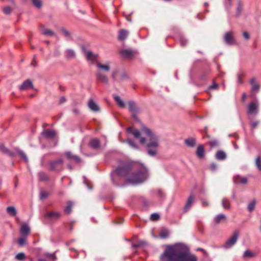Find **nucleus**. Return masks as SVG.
I'll list each match as a JSON object with an SVG mask.
<instances>
[{"label": "nucleus", "instance_id": "nucleus-45", "mask_svg": "<svg viewBox=\"0 0 261 261\" xmlns=\"http://www.w3.org/2000/svg\"><path fill=\"white\" fill-rule=\"evenodd\" d=\"M259 85L257 84L252 85L251 91L252 92L257 93L259 91Z\"/></svg>", "mask_w": 261, "mask_h": 261}, {"label": "nucleus", "instance_id": "nucleus-40", "mask_svg": "<svg viewBox=\"0 0 261 261\" xmlns=\"http://www.w3.org/2000/svg\"><path fill=\"white\" fill-rule=\"evenodd\" d=\"M242 10V6H241V0H239V2H238V5L237 7V14H236V17H238L240 16V15L241 13Z\"/></svg>", "mask_w": 261, "mask_h": 261}, {"label": "nucleus", "instance_id": "nucleus-17", "mask_svg": "<svg viewBox=\"0 0 261 261\" xmlns=\"http://www.w3.org/2000/svg\"><path fill=\"white\" fill-rule=\"evenodd\" d=\"M20 233L21 237H27L30 233V228L28 225L23 224L21 225L20 229Z\"/></svg>", "mask_w": 261, "mask_h": 261}, {"label": "nucleus", "instance_id": "nucleus-28", "mask_svg": "<svg viewBox=\"0 0 261 261\" xmlns=\"http://www.w3.org/2000/svg\"><path fill=\"white\" fill-rule=\"evenodd\" d=\"M222 206L224 210H229L230 208V204L229 199L226 197L223 198L222 200Z\"/></svg>", "mask_w": 261, "mask_h": 261}, {"label": "nucleus", "instance_id": "nucleus-20", "mask_svg": "<svg viewBox=\"0 0 261 261\" xmlns=\"http://www.w3.org/2000/svg\"><path fill=\"white\" fill-rule=\"evenodd\" d=\"M185 144L190 148H194L196 145V140L195 138L190 137L184 141Z\"/></svg>", "mask_w": 261, "mask_h": 261}, {"label": "nucleus", "instance_id": "nucleus-62", "mask_svg": "<svg viewBox=\"0 0 261 261\" xmlns=\"http://www.w3.org/2000/svg\"><path fill=\"white\" fill-rule=\"evenodd\" d=\"M218 87V85L216 83H214L213 85L210 86V89H216Z\"/></svg>", "mask_w": 261, "mask_h": 261}, {"label": "nucleus", "instance_id": "nucleus-8", "mask_svg": "<svg viewBox=\"0 0 261 261\" xmlns=\"http://www.w3.org/2000/svg\"><path fill=\"white\" fill-rule=\"evenodd\" d=\"M224 39L225 42L227 45H233L236 43V41L234 40L232 32H228L226 33L224 37Z\"/></svg>", "mask_w": 261, "mask_h": 261}, {"label": "nucleus", "instance_id": "nucleus-46", "mask_svg": "<svg viewBox=\"0 0 261 261\" xmlns=\"http://www.w3.org/2000/svg\"><path fill=\"white\" fill-rule=\"evenodd\" d=\"M255 164L257 169L261 171V160L260 156H257L256 158Z\"/></svg>", "mask_w": 261, "mask_h": 261}, {"label": "nucleus", "instance_id": "nucleus-25", "mask_svg": "<svg viewBox=\"0 0 261 261\" xmlns=\"http://www.w3.org/2000/svg\"><path fill=\"white\" fill-rule=\"evenodd\" d=\"M90 147L94 149H97L100 147V141L98 139H93L90 142Z\"/></svg>", "mask_w": 261, "mask_h": 261}, {"label": "nucleus", "instance_id": "nucleus-64", "mask_svg": "<svg viewBox=\"0 0 261 261\" xmlns=\"http://www.w3.org/2000/svg\"><path fill=\"white\" fill-rule=\"evenodd\" d=\"M47 256L50 257V258H51L54 259H56V256L55 254V253H53V254H48V255H47Z\"/></svg>", "mask_w": 261, "mask_h": 261}, {"label": "nucleus", "instance_id": "nucleus-18", "mask_svg": "<svg viewBox=\"0 0 261 261\" xmlns=\"http://www.w3.org/2000/svg\"><path fill=\"white\" fill-rule=\"evenodd\" d=\"M33 85L32 82L30 80H27L23 82L22 85L19 87L21 90H25L28 89H33Z\"/></svg>", "mask_w": 261, "mask_h": 261}, {"label": "nucleus", "instance_id": "nucleus-43", "mask_svg": "<svg viewBox=\"0 0 261 261\" xmlns=\"http://www.w3.org/2000/svg\"><path fill=\"white\" fill-rule=\"evenodd\" d=\"M255 256V254L250 251L247 250L243 254V257H253Z\"/></svg>", "mask_w": 261, "mask_h": 261}, {"label": "nucleus", "instance_id": "nucleus-41", "mask_svg": "<svg viewBox=\"0 0 261 261\" xmlns=\"http://www.w3.org/2000/svg\"><path fill=\"white\" fill-rule=\"evenodd\" d=\"M27 239V237H22L19 238L17 241L18 244L21 246H24L26 243Z\"/></svg>", "mask_w": 261, "mask_h": 261}, {"label": "nucleus", "instance_id": "nucleus-11", "mask_svg": "<svg viewBox=\"0 0 261 261\" xmlns=\"http://www.w3.org/2000/svg\"><path fill=\"white\" fill-rule=\"evenodd\" d=\"M64 155L66 159L70 162L73 161L77 163H79L81 161L80 157L77 155H73L70 151L65 152Z\"/></svg>", "mask_w": 261, "mask_h": 261}, {"label": "nucleus", "instance_id": "nucleus-63", "mask_svg": "<svg viewBox=\"0 0 261 261\" xmlns=\"http://www.w3.org/2000/svg\"><path fill=\"white\" fill-rule=\"evenodd\" d=\"M116 74H117V71H115L113 72L112 74V79L114 80V81H116Z\"/></svg>", "mask_w": 261, "mask_h": 261}, {"label": "nucleus", "instance_id": "nucleus-30", "mask_svg": "<svg viewBox=\"0 0 261 261\" xmlns=\"http://www.w3.org/2000/svg\"><path fill=\"white\" fill-rule=\"evenodd\" d=\"M15 150L17 151V154L23 160L24 162L28 163L29 160L26 154L18 148H16Z\"/></svg>", "mask_w": 261, "mask_h": 261}, {"label": "nucleus", "instance_id": "nucleus-3", "mask_svg": "<svg viewBox=\"0 0 261 261\" xmlns=\"http://www.w3.org/2000/svg\"><path fill=\"white\" fill-rule=\"evenodd\" d=\"M160 261H197V257L181 247L178 244L167 246L164 252L160 255Z\"/></svg>", "mask_w": 261, "mask_h": 261}, {"label": "nucleus", "instance_id": "nucleus-5", "mask_svg": "<svg viewBox=\"0 0 261 261\" xmlns=\"http://www.w3.org/2000/svg\"><path fill=\"white\" fill-rule=\"evenodd\" d=\"M239 238V233L236 231L230 238H229L225 242L223 246V248L229 249L232 247L237 242Z\"/></svg>", "mask_w": 261, "mask_h": 261}, {"label": "nucleus", "instance_id": "nucleus-7", "mask_svg": "<svg viewBox=\"0 0 261 261\" xmlns=\"http://www.w3.org/2000/svg\"><path fill=\"white\" fill-rule=\"evenodd\" d=\"M81 49L82 52L85 55L87 60L91 61L92 63L97 58V54H93L92 51L87 50L84 45L81 46Z\"/></svg>", "mask_w": 261, "mask_h": 261}, {"label": "nucleus", "instance_id": "nucleus-4", "mask_svg": "<svg viewBox=\"0 0 261 261\" xmlns=\"http://www.w3.org/2000/svg\"><path fill=\"white\" fill-rule=\"evenodd\" d=\"M48 169L49 171L60 172L64 169V161L62 158H58L50 161L48 163Z\"/></svg>", "mask_w": 261, "mask_h": 261}, {"label": "nucleus", "instance_id": "nucleus-15", "mask_svg": "<svg viewBox=\"0 0 261 261\" xmlns=\"http://www.w3.org/2000/svg\"><path fill=\"white\" fill-rule=\"evenodd\" d=\"M120 54L125 59H131L134 55V52L131 49H123L121 50Z\"/></svg>", "mask_w": 261, "mask_h": 261}, {"label": "nucleus", "instance_id": "nucleus-49", "mask_svg": "<svg viewBox=\"0 0 261 261\" xmlns=\"http://www.w3.org/2000/svg\"><path fill=\"white\" fill-rule=\"evenodd\" d=\"M48 193L44 192V191H41L40 193V199L41 200H43L47 198L48 196Z\"/></svg>", "mask_w": 261, "mask_h": 261}, {"label": "nucleus", "instance_id": "nucleus-61", "mask_svg": "<svg viewBox=\"0 0 261 261\" xmlns=\"http://www.w3.org/2000/svg\"><path fill=\"white\" fill-rule=\"evenodd\" d=\"M158 195L161 198L164 197V194L163 192L161 190H158Z\"/></svg>", "mask_w": 261, "mask_h": 261}, {"label": "nucleus", "instance_id": "nucleus-22", "mask_svg": "<svg viewBox=\"0 0 261 261\" xmlns=\"http://www.w3.org/2000/svg\"><path fill=\"white\" fill-rule=\"evenodd\" d=\"M196 154L198 158L202 159L204 156V148L203 145H199L196 151Z\"/></svg>", "mask_w": 261, "mask_h": 261}, {"label": "nucleus", "instance_id": "nucleus-37", "mask_svg": "<svg viewBox=\"0 0 261 261\" xmlns=\"http://www.w3.org/2000/svg\"><path fill=\"white\" fill-rule=\"evenodd\" d=\"M256 204V200L253 199L248 205L247 209L249 212H251L254 209Z\"/></svg>", "mask_w": 261, "mask_h": 261}, {"label": "nucleus", "instance_id": "nucleus-26", "mask_svg": "<svg viewBox=\"0 0 261 261\" xmlns=\"http://www.w3.org/2000/svg\"><path fill=\"white\" fill-rule=\"evenodd\" d=\"M38 178L41 181H47L50 180V178L47 174L42 171L38 173Z\"/></svg>", "mask_w": 261, "mask_h": 261}, {"label": "nucleus", "instance_id": "nucleus-2", "mask_svg": "<svg viewBox=\"0 0 261 261\" xmlns=\"http://www.w3.org/2000/svg\"><path fill=\"white\" fill-rule=\"evenodd\" d=\"M141 131L148 138L149 140L148 142H146L145 138L141 136V133L139 130L137 129H133L131 127H128L126 129L127 133L132 134L135 138L139 140L141 144L145 145L148 149L147 153L148 155L151 156H155L158 153L157 148L159 146L158 137L150 129L144 125H142Z\"/></svg>", "mask_w": 261, "mask_h": 261}, {"label": "nucleus", "instance_id": "nucleus-42", "mask_svg": "<svg viewBox=\"0 0 261 261\" xmlns=\"http://www.w3.org/2000/svg\"><path fill=\"white\" fill-rule=\"evenodd\" d=\"M43 35L46 36H53L55 34L54 32L50 30L43 29L42 30V33Z\"/></svg>", "mask_w": 261, "mask_h": 261}, {"label": "nucleus", "instance_id": "nucleus-14", "mask_svg": "<svg viewBox=\"0 0 261 261\" xmlns=\"http://www.w3.org/2000/svg\"><path fill=\"white\" fill-rule=\"evenodd\" d=\"M194 196L193 194H191L189 197L186 203L184 208V212L185 213L187 212L188 210L190 209L192 207V205L194 202Z\"/></svg>", "mask_w": 261, "mask_h": 261}, {"label": "nucleus", "instance_id": "nucleus-16", "mask_svg": "<svg viewBox=\"0 0 261 261\" xmlns=\"http://www.w3.org/2000/svg\"><path fill=\"white\" fill-rule=\"evenodd\" d=\"M88 106L89 109L93 112H97L100 110L99 106L92 98L89 99L88 103Z\"/></svg>", "mask_w": 261, "mask_h": 261}, {"label": "nucleus", "instance_id": "nucleus-34", "mask_svg": "<svg viewBox=\"0 0 261 261\" xmlns=\"http://www.w3.org/2000/svg\"><path fill=\"white\" fill-rule=\"evenodd\" d=\"M96 66L101 69H102L106 71H109L110 69V66L109 64H101L100 63H97L96 64Z\"/></svg>", "mask_w": 261, "mask_h": 261}, {"label": "nucleus", "instance_id": "nucleus-27", "mask_svg": "<svg viewBox=\"0 0 261 261\" xmlns=\"http://www.w3.org/2000/svg\"><path fill=\"white\" fill-rule=\"evenodd\" d=\"M61 31L63 34V35L66 38L67 40H72V35L71 33L67 30L64 28H62L61 29Z\"/></svg>", "mask_w": 261, "mask_h": 261}, {"label": "nucleus", "instance_id": "nucleus-47", "mask_svg": "<svg viewBox=\"0 0 261 261\" xmlns=\"http://www.w3.org/2000/svg\"><path fill=\"white\" fill-rule=\"evenodd\" d=\"M210 70L208 69H206L204 70L202 73L200 74L199 78L201 80H203L205 79L206 76L209 73Z\"/></svg>", "mask_w": 261, "mask_h": 261}, {"label": "nucleus", "instance_id": "nucleus-23", "mask_svg": "<svg viewBox=\"0 0 261 261\" xmlns=\"http://www.w3.org/2000/svg\"><path fill=\"white\" fill-rule=\"evenodd\" d=\"M128 35V32L124 29H121L119 31L118 39L119 40H125Z\"/></svg>", "mask_w": 261, "mask_h": 261}, {"label": "nucleus", "instance_id": "nucleus-39", "mask_svg": "<svg viewBox=\"0 0 261 261\" xmlns=\"http://www.w3.org/2000/svg\"><path fill=\"white\" fill-rule=\"evenodd\" d=\"M32 3L37 8H40L42 6L41 0H32Z\"/></svg>", "mask_w": 261, "mask_h": 261}, {"label": "nucleus", "instance_id": "nucleus-12", "mask_svg": "<svg viewBox=\"0 0 261 261\" xmlns=\"http://www.w3.org/2000/svg\"><path fill=\"white\" fill-rule=\"evenodd\" d=\"M247 112L248 114L256 115L257 113V105L254 101H251L248 105Z\"/></svg>", "mask_w": 261, "mask_h": 261}, {"label": "nucleus", "instance_id": "nucleus-1", "mask_svg": "<svg viewBox=\"0 0 261 261\" xmlns=\"http://www.w3.org/2000/svg\"><path fill=\"white\" fill-rule=\"evenodd\" d=\"M133 166L131 163L124 162L118 166L111 173V179L113 184L119 186V177L125 178L126 182L132 185L143 183L148 178V170L144 164H141V168L135 172H132Z\"/></svg>", "mask_w": 261, "mask_h": 261}, {"label": "nucleus", "instance_id": "nucleus-48", "mask_svg": "<svg viewBox=\"0 0 261 261\" xmlns=\"http://www.w3.org/2000/svg\"><path fill=\"white\" fill-rule=\"evenodd\" d=\"M25 257V256L24 253H22V252H20V253H18L16 255L15 258L18 260H22L24 259Z\"/></svg>", "mask_w": 261, "mask_h": 261}, {"label": "nucleus", "instance_id": "nucleus-6", "mask_svg": "<svg viewBox=\"0 0 261 261\" xmlns=\"http://www.w3.org/2000/svg\"><path fill=\"white\" fill-rule=\"evenodd\" d=\"M61 214L59 212L50 211L46 213L44 217L49 221L55 222L61 217Z\"/></svg>", "mask_w": 261, "mask_h": 261}, {"label": "nucleus", "instance_id": "nucleus-60", "mask_svg": "<svg viewBox=\"0 0 261 261\" xmlns=\"http://www.w3.org/2000/svg\"><path fill=\"white\" fill-rule=\"evenodd\" d=\"M36 57V55H34V59H33V60L32 61V63H31V65L33 66V67H36V65H37V63H36V61L35 60V58Z\"/></svg>", "mask_w": 261, "mask_h": 261}, {"label": "nucleus", "instance_id": "nucleus-38", "mask_svg": "<svg viewBox=\"0 0 261 261\" xmlns=\"http://www.w3.org/2000/svg\"><path fill=\"white\" fill-rule=\"evenodd\" d=\"M179 40L181 46H185L188 42V39L183 35H180Z\"/></svg>", "mask_w": 261, "mask_h": 261}, {"label": "nucleus", "instance_id": "nucleus-58", "mask_svg": "<svg viewBox=\"0 0 261 261\" xmlns=\"http://www.w3.org/2000/svg\"><path fill=\"white\" fill-rule=\"evenodd\" d=\"M168 233L166 231H165V232H162L161 234H160V236L162 238H166L168 237Z\"/></svg>", "mask_w": 261, "mask_h": 261}, {"label": "nucleus", "instance_id": "nucleus-54", "mask_svg": "<svg viewBox=\"0 0 261 261\" xmlns=\"http://www.w3.org/2000/svg\"><path fill=\"white\" fill-rule=\"evenodd\" d=\"M139 113H132V118L135 120L136 121L141 122L140 120H139V118L137 117V114Z\"/></svg>", "mask_w": 261, "mask_h": 261}, {"label": "nucleus", "instance_id": "nucleus-44", "mask_svg": "<svg viewBox=\"0 0 261 261\" xmlns=\"http://www.w3.org/2000/svg\"><path fill=\"white\" fill-rule=\"evenodd\" d=\"M209 145L212 148L217 147L219 145V141L217 140H213L209 142Z\"/></svg>", "mask_w": 261, "mask_h": 261}, {"label": "nucleus", "instance_id": "nucleus-29", "mask_svg": "<svg viewBox=\"0 0 261 261\" xmlns=\"http://www.w3.org/2000/svg\"><path fill=\"white\" fill-rule=\"evenodd\" d=\"M114 100L117 102V104L121 108H124L125 107V104L124 102L122 100L121 97L117 95H115L113 96Z\"/></svg>", "mask_w": 261, "mask_h": 261}, {"label": "nucleus", "instance_id": "nucleus-9", "mask_svg": "<svg viewBox=\"0 0 261 261\" xmlns=\"http://www.w3.org/2000/svg\"><path fill=\"white\" fill-rule=\"evenodd\" d=\"M41 135L47 139H53L55 137L56 132L54 129H45L41 133Z\"/></svg>", "mask_w": 261, "mask_h": 261}, {"label": "nucleus", "instance_id": "nucleus-21", "mask_svg": "<svg viewBox=\"0 0 261 261\" xmlns=\"http://www.w3.org/2000/svg\"><path fill=\"white\" fill-rule=\"evenodd\" d=\"M96 76L97 80L98 81H101L103 83L107 84H108V79L107 76L103 73H101L100 71H98L96 73Z\"/></svg>", "mask_w": 261, "mask_h": 261}, {"label": "nucleus", "instance_id": "nucleus-52", "mask_svg": "<svg viewBox=\"0 0 261 261\" xmlns=\"http://www.w3.org/2000/svg\"><path fill=\"white\" fill-rule=\"evenodd\" d=\"M210 168L212 171L214 172L217 170V165L215 163H212L210 164Z\"/></svg>", "mask_w": 261, "mask_h": 261}, {"label": "nucleus", "instance_id": "nucleus-59", "mask_svg": "<svg viewBox=\"0 0 261 261\" xmlns=\"http://www.w3.org/2000/svg\"><path fill=\"white\" fill-rule=\"evenodd\" d=\"M237 81H238V82L239 83V84H243V81L242 79V76L241 75L239 74L238 75V77H237Z\"/></svg>", "mask_w": 261, "mask_h": 261}, {"label": "nucleus", "instance_id": "nucleus-35", "mask_svg": "<svg viewBox=\"0 0 261 261\" xmlns=\"http://www.w3.org/2000/svg\"><path fill=\"white\" fill-rule=\"evenodd\" d=\"M7 212L11 216H15L17 214L16 210L14 206H8Z\"/></svg>", "mask_w": 261, "mask_h": 261}, {"label": "nucleus", "instance_id": "nucleus-19", "mask_svg": "<svg viewBox=\"0 0 261 261\" xmlns=\"http://www.w3.org/2000/svg\"><path fill=\"white\" fill-rule=\"evenodd\" d=\"M64 56L66 59L71 60L76 57V53L72 49H67L65 50Z\"/></svg>", "mask_w": 261, "mask_h": 261}, {"label": "nucleus", "instance_id": "nucleus-31", "mask_svg": "<svg viewBox=\"0 0 261 261\" xmlns=\"http://www.w3.org/2000/svg\"><path fill=\"white\" fill-rule=\"evenodd\" d=\"M240 175H237L236 176L234 177L233 178V182L236 184L240 182L242 184H246L247 183L248 179L246 177H242L241 178L240 181H239L238 179L240 178Z\"/></svg>", "mask_w": 261, "mask_h": 261}, {"label": "nucleus", "instance_id": "nucleus-53", "mask_svg": "<svg viewBox=\"0 0 261 261\" xmlns=\"http://www.w3.org/2000/svg\"><path fill=\"white\" fill-rule=\"evenodd\" d=\"M128 79H129V77H128V75L125 72L122 73L120 75L121 80H127Z\"/></svg>", "mask_w": 261, "mask_h": 261}, {"label": "nucleus", "instance_id": "nucleus-57", "mask_svg": "<svg viewBox=\"0 0 261 261\" xmlns=\"http://www.w3.org/2000/svg\"><path fill=\"white\" fill-rule=\"evenodd\" d=\"M243 36L244 38L247 40H248L250 38L249 34L247 32H244L243 34Z\"/></svg>", "mask_w": 261, "mask_h": 261}, {"label": "nucleus", "instance_id": "nucleus-36", "mask_svg": "<svg viewBox=\"0 0 261 261\" xmlns=\"http://www.w3.org/2000/svg\"><path fill=\"white\" fill-rule=\"evenodd\" d=\"M226 219V216L224 214H220L217 215L214 219L215 223H219L221 220H225Z\"/></svg>", "mask_w": 261, "mask_h": 261}, {"label": "nucleus", "instance_id": "nucleus-55", "mask_svg": "<svg viewBox=\"0 0 261 261\" xmlns=\"http://www.w3.org/2000/svg\"><path fill=\"white\" fill-rule=\"evenodd\" d=\"M259 124V122L258 121H254L250 123L251 129H254Z\"/></svg>", "mask_w": 261, "mask_h": 261}, {"label": "nucleus", "instance_id": "nucleus-33", "mask_svg": "<svg viewBox=\"0 0 261 261\" xmlns=\"http://www.w3.org/2000/svg\"><path fill=\"white\" fill-rule=\"evenodd\" d=\"M124 142L128 143L129 145V146H130L132 147H133L134 149H139V147L138 146V145L137 144H136L135 143L134 141L133 140V139H132L131 138H127Z\"/></svg>", "mask_w": 261, "mask_h": 261}, {"label": "nucleus", "instance_id": "nucleus-32", "mask_svg": "<svg viewBox=\"0 0 261 261\" xmlns=\"http://www.w3.org/2000/svg\"><path fill=\"white\" fill-rule=\"evenodd\" d=\"M73 203L72 201H69L67 202V205L65 207L64 211L67 214H69L72 212V207Z\"/></svg>", "mask_w": 261, "mask_h": 261}, {"label": "nucleus", "instance_id": "nucleus-56", "mask_svg": "<svg viewBox=\"0 0 261 261\" xmlns=\"http://www.w3.org/2000/svg\"><path fill=\"white\" fill-rule=\"evenodd\" d=\"M138 244L139 247H143L146 244V242L144 241L141 240L138 242Z\"/></svg>", "mask_w": 261, "mask_h": 261}, {"label": "nucleus", "instance_id": "nucleus-13", "mask_svg": "<svg viewBox=\"0 0 261 261\" xmlns=\"http://www.w3.org/2000/svg\"><path fill=\"white\" fill-rule=\"evenodd\" d=\"M0 151L4 154L8 155L10 157H14L16 156V153L10 150L4 144H0Z\"/></svg>", "mask_w": 261, "mask_h": 261}, {"label": "nucleus", "instance_id": "nucleus-24", "mask_svg": "<svg viewBox=\"0 0 261 261\" xmlns=\"http://www.w3.org/2000/svg\"><path fill=\"white\" fill-rule=\"evenodd\" d=\"M215 158L219 161L224 160L226 159V154L222 150H218L215 154Z\"/></svg>", "mask_w": 261, "mask_h": 261}, {"label": "nucleus", "instance_id": "nucleus-50", "mask_svg": "<svg viewBox=\"0 0 261 261\" xmlns=\"http://www.w3.org/2000/svg\"><path fill=\"white\" fill-rule=\"evenodd\" d=\"M160 218V216L158 213H154L151 215L150 219L152 221H156Z\"/></svg>", "mask_w": 261, "mask_h": 261}, {"label": "nucleus", "instance_id": "nucleus-10", "mask_svg": "<svg viewBox=\"0 0 261 261\" xmlns=\"http://www.w3.org/2000/svg\"><path fill=\"white\" fill-rule=\"evenodd\" d=\"M128 110L131 113H139L140 108L137 106L136 103L133 100L128 101Z\"/></svg>", "mask_w": 261, "mask_h": 261}, {"label": "nucleus", "instance_id": "nucleus-51", "mask_svg": "<svg viewBox=\"0 0 261 261\" xmlns=\"http://www.w3.org/2000/svg\"><path fill=\"white\" fill-rule=\"evenodd\" d=\"M4 13L6 14H9L11 12V9L10 7L7 6L3 8Z\"/></svg>", "mask_w": 261, "mask_h": 261}]
</instances>
